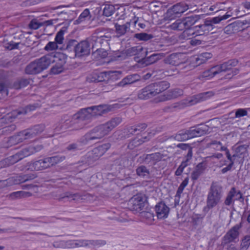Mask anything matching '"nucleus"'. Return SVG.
Returning <instances> with one entry per match:
<instances>
[{"mask_svg":"<svg viewBox=\"0 0 250 250\" xmlns=\"http://www.w3.org/2000/svg\"><path fill=\"white\" fill-rule=\"evenodd\" d=\"M231 16L230 15L225 14L223 16H218L212 18L200 20V22L195 25L192 30H193L192 35L197 36H207L209 33L213 34L217 32L218 29H221L219 27L222 21L225 20Z\"/></svg>","mask_w":250,"mask_h":250,"instance_id":"1","label":"nucleus"},{"mask_svg":"<svg viewBox=\"0 0 250 250\" xmlns=\"http://www.w3.org/2000/svg\"><path fill=\"white\" fill-rule=\"evenodd\" d=\"M122 122L120 117L112 119L105 124L98 125L85 135L86 142L92 140H97L103 138L107 135L114 127L117 126Z\"/></svg>","mask_w":250,"mask_h":250,"instance_id":"2","label":"nucleus"},{"mask_svg":"<svg viewBox=\"0 0 250 250\" xmlns=\"http://www.w3.org/2000/svg\"><path fill=\"white\" fill-rule=\"evenodd\" d=\"M222 188L217 182H212L207 196V205L204 208V211H208L220 202L222 196Z\"/></svg>","mask_w":250,"mask_h":250,"instance_id":"3","label":"nucleus"},{"mask_svg":"<svg viewBox=\"0 0 250 250\" xmlns=\"http://www.w3.org/2000/svg\"><path fill=\"white\" fill-rule=\"evenodd\" d=\"M44 56L39 59L30 62L25 68V73L28 75H35L47 69L51 60Z\"/></svg>","mask_w":250,"mask_h":250,"instance_id":"4","label":"nucleus"},{"mask_svg":"<svg viewBox=\"0 0 250 250\" xmlns=\"http://www.w3.org/2000/svg\"><path fill=\"white\" fill-rule=\"evenodd\" d=\"M72 130H78L83 128L86 124V121L91 119V115L83 108L71 117Z\"/></svg>","mask_w":250,"mask_h":250,"instance_id":"5","label":"nucleus"},{"mask_svg":"<svg viewBox=\"0 0 250 250\" xmlns=\"http://www.w3.org/2000/svg\"><path fill=\"white\" fill-rule=\"evenodd\" d=\"M242 227L241 223L236 224L231 228L223 237L221 241V246L223 247L230 243L235 242L238 238L240 234L239 230Z\"/></svg>","mask_w":250,"mask_h":250,"instance_id":"6","label":"nucleus"},{"mask_svg":"<svg viewBox=\"0 0 250 250\" xmlns=\"http://www.w3.org/2000/svg\"><path fill=\"white\" fill-rule=\"evenodd\" d=\"M44 128L43 125H37L26 130L21 131L18 135V141L22 142L24 140L31 139L42 132Z\"/></svg>","mask_w":250,"mask_h":250,"instance_id":"7","label":"nucleus"},{"mask_svg":"<svg viewBox=\"0 0 250 250\" xmlns=\"http://www.w3.org/2000/svg\"><path fill=\"white\" fill-rule=\"evenodd\" d=\"M128 205L131 210L140 212L146 209L148 203L145 196L137 195L129 200Z\"/></svg>","mask_w":250,"mask_h":250,"instance_id":"8","label":"nucleus"},{"mask_svg":"<svg viewBox=\"0 0 250 250\" xmlns=\"http://www.w3.org/2000/svg\"><path fill=\"white\" fill-rule=\"evenodd\" d=\"M148 51L145 48V51L142 53L141 58L139 59L137 62L145 65H148L157 62L164 56L163 53H154L149 56H148Z\"/></svg>","mask_w":250,"mask_h":250,"instance_id":"9","label":"nucleus"},{"mask_svg":"<svg viewBox=\"0 0 250 250\" xmlns=\"http://www.w3.org/2000/svg\"><path fill=\"white\" fill-rule=\"evenodd\" d=\"M244 200L242 192L239 190H236L235 187H232L227 194L224 204L226 206H230L234 200L243 202Z\"/></svg>","mask_w":250,"mask_h":250,"instance_id":"10","label":"nucleus"},{"mask_svg":"<svg viewBox=\"0 0 250 250\" xmlns=\"http://www.w3.org/2000/svg\"><path fill=\"white\" fill-rule=\"evenodd\" d=\"M91 115V118L93 116H102L111 110L110 106L106 104H101L83 108Z\"/></svg>","mask_w":250,"mask_h":250,"instance_id":"11","label":"nucleus"},{"mask_svg":"<svg viewBox=\"0 0 250 250\" xmlns=\"http://www.w3.org/2000/svg\"><path fill=\"white\" fill-rule=\"evenodd\" d=\"M90 52V43L86 41H82L78 42L75 52V56L78 58L88 56Z\"/></svg>","mask_w":250,"mask_h":250,"instance_id":"12","label":"nucleus"},{"mask_svg":"<svg viewBox=\"0 0 250 250\" xmlns=\"http://www.w3.org/2000/svg\"><path fill=\"white\" fill-rule=\"evenodd\" d=\"M38 151V149L35 146H29L25 147L12 156L14 161V163L17 162L23 158L30 156Z\"/></svg>","mask_w":250,"mask_h":250,"instance_id":"13","label":"nucleus"},{"mask_svg":"<svg viewBox=\"0 0 250 250\" xmlns=\"http://www.w3.org/2000/svg\"><path fill=\"white\" fill-rule=\"evenodd\" d=\"M163 155L159 152L149 154H144L139 157L140 160L146 164L155 165L163 158Z\"/></svg>","mask_w":250,"mask_h":250,"instance_id":"14","label":"nucleus"},{"mask_svg":"<svg viewBox=\"0 0 250 250\" xmlns=\"http://www.w3.org/2000/svg\"><path fill=\"white\" fill-rule=\"evenodd\" d=\"M184 20L187 26V34L192 35L193 32L192 29L195 25L200 22L201 16L195 15L185 17Z\"/></svg>","mask_w":250,"mask_h":250,"instance_id":"15","label":"nucleus"},{"mask_svg":"<svg viewBox=\"0 0 250 250\" xmlns=\"http://www.w3.org/2000/svg\"><path fill=\"white\" fill-rule=\"evenodd\" d=\"M45 56V57H49L48 58L52 61L49 62V65L51 63L55 62L62 67H63L64 65L65 64L67 58L66 55L61 53H52L46 54Z\"/></svg>","mask_w":250,"mask_h":250,"instance_id":"16","label":"nucleus"},{"mask_svg":"<svg viewBox=\"0 0 250 250\" xmlns=\"http://www.w3.org/2000/svg\"><path fill=\"white\" fill-rule=\"evenodd\" d=\"M156 213L158 219H162L167 217L169 208L164 202L158 203L155 207Z\"/></svg>","mask_w":250,"mask_h":250,"instance_id":"17","label":"nucleus"},{"mask_svg":"<svg viewBox=\"0 0 250 250\" xmlns=\"http://www.w3.org/2000/svg\"><path fill=\"white\" fill-rule=\"evenodd\" d=\"M150 85L155 96L167 89L170 86V84L167 81H159L151 83Z\"/></svg>","mask_w":250,"mask_h":250,"instance_id":"18","label":"nucleus"},{"mask_svg":"<svg viewBox=\"0 0 250 250\" xmlns=\"http://www.w3.org/2000/svg\"><path fill=\"white\" fill-rule=\"evenodd\" d=\"M213 95L214 93L211 91L201 93L192 96L188 103L190 105L194 104L198 102L204 101Z\"/></svg>","mask_w":250,"mask_h":250,"instance_id":"19","label":"nucleus"},{"mask_svg":"<svg viewBox=\"0 0 250 250\" xmlns=\"http://www.w3.org/2000/svg\"><path fill=\"white\" fill-rule=\"evenodd\" d=\"M71 117L63 116L55 128L56 132L64 131L68 128L72 129Z\"/></svg>","mask_w":250,"mask_h":250,"instance_id":"20","label":"nucleus"},{"mask_svg":"<svg viewBox=\"0 0 250 250\" xmlns=\"http://www.w3.org/2000/svg\"><path fill=\"white\" fill-rule=\"evenodd\" d=\"M183 94V91L180 89H174L169 90L167 92L159 98V102H164L172 99H175Z\"/></svg>","mask_w":250,"mask_h":250,"instance_id":"21","label":"nucleus"},{"mask_svg":"<svg viewBox=\"0 0 250 250\" xmlns=\"http://www.w3.org/2000/svg\"><path fill=\"white\" fill-rule=\"evenodd\" d=\"M145 51V48L142 46H134L129 48L125 51V54L127 56L131 57L132 56L138 55V56L135 57L134 58L137 62L140 58H141L142 53Z\"/></svg>","mask_w":250,"mask_h":250,"instance_id":"22","label":"nucleus"},{"mask_svg":"<svg viewBox=\"0 0 250 250\" xmlns=\"http://www.w3.org/2000/svg\"><path fill=\"white\" fill-rule=\"evenodd\" d=\"M140 80V76L137 74L129 75L125 77L121 82L118 83L116 85L118 86L125 87L126 85L133 83Z\"/></svg>","mask_w":250,"mask_h":250,"instance_id":"23","label":"nucleus"},{"mask_svg":"<svg viewBox=\"0 0 250 250\" xmlns=\"http://www.w3.org/2000/svg\"><path fill=\"white\" fill-rule=\"evenodd\" d=\"M43 159L47 168H48L62 162L65 159V157L64 156L55 155L51 157H45Z\"/></svg>","mask_w":250,"mask_h":250,"instance_id":"24","label":"nucleus"},{"mask_svg":"<svg viewBox=\"0 0 250 250\" xmlns=\"http://www.w3.org/2000/svg\"><path fill=\"white\" fill-rule=\"evenodd\" d=\"M154 96L150 84L140 90L138 93V97L141 100H147Z\"/></svg>","mask_w":250,"mask_h":250,"instance_id":"25","label":"nucleus"},{"mask_svg":"<svg viewBox=\"0 0 250 250\" xmlns=\"http://www.w3.org/2000/svg\"><path fill=\"white\" fill-rule=\"evenodd\" d=\"M238 63V61L236 59H232L220 65H217L218 71L220 73L223 71H227L230 70Z\"/></svg>","mask_w":250,"mask_h":250,"instance_id":"26","label":"nucleus"},{"mask_svg":"<svg viewBox=\"0 0 250 250\" xmlns=\"http://www.w3.org/2000/svg\"><path fill=\"white\" fill-rule=\"evenodd\" d=\"M98 81L99 82H103L107 81L110 77H116L121 74V71H111L109 72H103L99 73H96Z\"/></svg>","mask_w":250,"mask_h":250,"instance_id":"27","label":"nucleus"},{"mask_svg":"<svg viewBox=\"0 0 250 250\" xmlns=\"http://www.w3.org/2000/svg\"><path fill=\"white\" fill-rule=\"evenodd\" d=\"M181 56L180 53H173L166 58L164 61L166 64L177 66L182 63V61L180 59Z\"/></svg>","mask_w":250,"mask_h":250,"instance_id":"28","label":"nucleus"},{"mask_svg":"<svg viewBox=\"0 0 250 250\" xmlns=\"http://www.w3.org/2000/svg\"><path fill=\"white\" fill-rule=\"evenodd\" d=\"M110 146L111 145L110 143H105L93 148L91 151L99 159L100 157L105 153Z\"/></svg>","mask_w":250,"mask_h":250,"instance_id":"29","label":"nucleus"},{"mask_svg":"<svg viewBox=\"0 0 250 250\" xmlns=\"http://www.w3.org/2000/svg\"><path fill=\"white\" fill-rule=\"evenodd\" d=\"M78 45V42L75 39H66L62 49L68 52H73L74 54Z\"/></svg>","mask_w":250,"mask_h":250,"instance_id":"30","label":"nucleus"},{"mask_svg":"<svg viewBox=\"0 0 250 250\" xmlns=\"http://www.w3.org/2000/svg\"><path fill=\"white\" fill-rule=\"evenodd\" d=\"M99 30H95L94 33L92 34L91 37V40L95 42V45L97 47H99L98 45V43L101 44V46H102L103 44H105L107 42V38H108L105 35H100L99 37H97V34L99 33Z\"/></svg>","mask_w":250,"mask_h":250,"instance_id":"31","label":"nucleus"},{"mask_svg":"<svg viewBox=\"0 0 250 250\" xmlns=\"http://www.w3.org/2000/svg\"><path fill=\"white\" fill-rule=\"evenodd\" d=\"M30 79L19 78L13 83L12 87L15 89L19 90L27 86L30 83Z\"/></svg>","mask_w":250,"mask_h":250,"instance_id":"32","label":"nucleus"},{"mask_svg":"<svg viewBox=\"0 0 250 250\" xmlns=\"http://www.w3.org/2000/svg\"><path fill=\"white\" fill-rule=\"evenodd\" d=\"M130 26V22H126L123 25L119 24L117 23H115V28L116 33L119 35V36L124 35L128 31H129Z\"/></svg>","mask_w":250,"mask_h":250,"instance_id":"33","label":"nucleus"},{"mask_svg":"<svg viewBox=\"0 0 250 250\" xmlns=\"http://www.w3.org/2000/svg\"><path fill=\"white\" fill-rule=\"evenodd\" d=\"M29 169L32 170H42L47 168L44 159L36 161L29 165Z\"/></svg>","mask_w":250,"mask_h":250,"instance_id":"34","label":"nucleus"},{"mask_svg":"<svg viewBox=\"0 0 250 250\" xmlns=\"http://www.w3.org/2000/svg\"><path fill=\"white\" fill-rule=\"evenodd\" d=\"M171 28L173 30H177L179 31H186L187 32V26L184 19H178L175 22L170 25Z\"/></svg>","mask_w":250,"mask_h":250,"instance_id":"35","label":"nucleus"},{"mask_svg":"<svg viewBox=\"0 0 250 250\" xmlns=\"http://www.w3.org/2000/svg\"><path fill=\"white\" fill-rule=\"evenodd\" d=\"M175 12V13L177 14V16L180 17L181 14L187 11L188 8V6L183 2H180L174 5L172 7Z\"/></svg>","mask_w":250,"mask_h":250,"instance_id":"36","label":"nucleus"},{"mask_svg":"<svg viewBox=\"0 0 250 250\" xmlns=\"http://www.w3.org/2000/svg\"><path fill=\"white\" fill-rule=\"evenodd\" d=\"M249 146L247 145H243L238 146L236 148L235 153L233 154V157L242 158L244 155L248 152V148Z\"/></svg>","mask_w":250,"mask_h":250,"instance_id":"37","label":"nucleus"},{"mask_svg":"<svg viewBox=\"0 0 250 250\" xmlns=\"http://www.w3.org/2000/svg\"><path fill=\"white\" fill-rule=\"evenodd\" d=\"M219 73V71H218V69L217 68V65H215L211 67L210 69L204 71L202 73L201 76L202 77L205 78L208 80L211 78H212L213 76Z\"/></svg>","mask_w":250,"mask_h":250,"instance_id":"38","label":"nucleus"},{"mask_svg":"<svg viewBox=\"0 0 250 250\" xmlns=\"http://www.w3.org/2000/svg\"><path fill=\"white\" fill-rule=\"evenodd\" d=\"M97 160H98V157L91 151L87 152L83 157V162L89 166L93 164Z\"/></svg>","mask_w":250,"mask_h":250,"instance_id":"39","label":"nucleus"},{"mask_svg":"<svg viewBox=\"0 0 250 250\" xmlns=\"http://www.w3.org/2000/svg\"><path fill=\"white\" fill-rule=\"evenodd\" d=\"M134 38H136L139 41L146 42L151 40L154 38V36L151 34H147L145 32L136 33L133 36Z\"/></svg>","mask_w":250,"mask_h":250,"instance_id":"40","label":"nucleus"},{"mask_svg":"<svg viewBox=\"0 0 250 250\" xmlns=\"http://www.w3.org/2000/svg\"><path fill=\"white\" fill-rule=\"evenodd\" d=\"M31 196H32L31 192L24 191L14 192L10 194V197L12 199L28 197Z\"/></svg>","mask_w":250,"mask_h":250,"instance_id":"41","label":"nucleus"},{"mask_svg":"<svg viewBox=\"0 0 250 250\" xmlns=\"http://www.w3.org/2000/svg\"><path fill=\"white\" fill-rule=\"evenodd\" d=\"M188 137L187 129H183L176 134L173 138L178 141H184L189 139Z\"/></svg>","mask_w":250,"mask_h":250,"instance_id":"42","label":"nucleus"},{"mask_svg":"<svg viewBox=\"0 0 250 250\" xmlns=\"http://www.w3.org/2000/svg\"><path fill=\"white\" fill-rule=\"evenodd\" d=\"M88 17H89L88 18L89 19L91 17L89 10L88 9H85L81 14L78 19L74 21V23L75 24H79L82 22L85 21Z\"/></svg>","mask_w":250,"mask_h":250,"instance_id":"43","label":"nucleus"},{"mask_svg":"<svg viewBox=\"0 0 250 250\" xmlns=\"http://www.w3.org/2000/svg\"><path fill=\"white\" fill-rule=\"evenodd\" d=\"M233 114V111L230 112L229 114V116H230V118L233 120L235 118H240L241 117L247 115L248 112L246 109L239 108L236 110L234 116H232Z\"/></svg>","mask_w":250,"mask_h":250,"instance_id":"44","label":"nucleus"},{"mask_svg":"<svg viewBox=\"0 0 250 250\" xmlns=\"http://www.w3.org/2000/svg\"><path fill=\"white\" fill-rule=\"evenodd\" d=\"M137 174L143 178H145V177H148L150 174V172L148 169H147L146 167L145 166H141L138 167L136 170Z\"/></svg>","mask_w":250,"mask_h":250,"instance_id":"45","label":"nucleus"},{"mask_svg":"<svg viewBox=\"0 0 250 250\" xmlns=\"http://www.w3.org/2000/svg\"><path fill=\"white\" fill-rule=\"evenodd\" d=\"M67 27H62L61 30L57 33L55 39V42H56L57 44H62L63 42V40L64 39L63 38V35L65 32H66L67 30Z\"/></svg>","mask_w":250,"mask_h":250,"instance_id":"46","label":"nucleus"},{"mask_svg":"<svg viewBox=\"0 0 250 250\" xmlns=\"http://www.w3.org/2000/svg\"><path fill=\"white\" fill-rule=\"evenodd\" d=\"M115 11L114 5L111 4H105L103 9V14L106 17H109L113 14Z\"/></svg>","mask_w":250,"mask_h":250,"instance_id":"47","label":"nucleus"},{"mask_svg":"<svg viewBox=\"0 0 250 250\" xmlns=\"http://www.w3.org/2000/svg\"><path fill=\"white\" fill-rule=\"evenodd\" d=\"M250 246V237L245 235L241 240L239 250H247Z\"/></svg>","mask_w":250,"mask_h":250,"instance_id":"48","label":"nucleus"},{"mask_svg":"<svg viewBox=\"0 0 250 250\" xmlns=\"http://www.w3.org/2000/svg\"><path fill=\"white\" fill-rule=\"evenodd\" d=\"M195 128L197 132V137L207 134L209 130V126L203 124L198 125Z\"/></svg>","mask_w":250,"mask_h":250,"instance_id":"49","label":"nucleus"},{"mask_svg":"<svg viewBox=\"0 0 250 250\" xmlns=\"http://www.w3.org/2000/svg\"><path fill=\"white\" fill-rule=\"evenodd\" d=\"M231 23L235 29V28L236 29L238 28L237 31H241L244 29L243 28V25H246L247 24H250V19L249 20H244L243 21H236Z\"/></svg>","mask_w":250,"mask_h":250,"instance_id":"50","label":"nucleus"},{"mask_svg":"<svg viewBox=\"0 0 250 250\" xmlns=\"http://www.w3.org/2000/svg\"><path fill=\"white\" fill-rule=\"evenodd\" d=\"M188 182V178H186L184 181L180 184V186L178 187V189L176 192L175 197H178V198H180L181 197V194L183 192L184 189L187 186Z\"/></svg>","mask_w":250,"mask_h":250,"instance_id":"51","label":"nucleus"},{"mask_svg":"<svg viewBox=\"0 0 250 250\" xmlns=\"http://www.w3.org/2000/svg\"><path fill=\"white\" fill-rule=\"evenodd\" d=\"M36 176L33 174H24L22 175H19L17 177L19 183H22L25 182L28 180H33L35 179Z\"/></svg>","mask_w":250,"mask_h":250,"instance_id":"52","label":"nucleus"},{"mask_svg":"<svg viewBox=\"0 0 250 250\" xmlns=\"http://www.w3.org/2000/svg\"><path fill=\"white\" fill-rule=\"evenodd\" d=\"M67 198L69 199L70 201L75 200L80 198V195L78 193L72 194L70 192H67L61 195L60 200Z\"/></svg>","mask_w":250,"mask_h":250,"instance_id":"53","label":"nucleus"},{"mask_svg":"<svg viewBox=\"0 0 250 250\" xmlns=\"http://www.w3.org/2000/svg\"><path fill=\"white\" fill-rule=\"evenodd\" d=\"M176 17H179L177 16V14L175 13L174 10L172 7L168 9L167 12L165 14L164 19L166 20H171L175 19Z\"/></svg>","mask_w":250,"mask_h":250,"instance_id":"54","label":"nucleus"},{"mask_svg":"<svg viewBox=\"0 0 250 250\" xmlns=\"http://www.w3.org/2000/svg\"><path fill=\"white\" fill-rule=\"evenodd\" d=\"M64 68L60 66L58 64L55 63L50 70V74L57 75L62 72Z\"/></svg>","mask_w":250,"mask_h":250,"instance_id":"55","label":"nucleus"},{"mask_svg":"<svg viewBox=\"0 0 250 250\" xmlns=\"http://www.w3.org/2000/svg\"><path fill=\"white\" fill-rule=\"evenodd\" d=\"M36 106L35 105L30 104L26 106L25 108L19 109L16 112L18 115L26 114L28 111L34 110L36 109Z\"/></svg>","mask_w":250,"mask_h":250,"instance_id":"56","label":"nucleus"},{"mask_svg":"<svg viewBox=\"0 0 250 250\" xmlns=\"http://www.w3.org/2000/svg\"><path fill=\"white\" fill-rule=\"evenodd\" d=\"M42 26H43V24L42 22H38L37 20L35 19L31 20L29 24V27L34 30L38 29Z\"/></svg>","mask_w":250,"mask_h":250,"instance_id":"57","label":"nucleus"},{"mask_svg":"<svg viewBox=\"0 0 250 250\" xmlns=\"http://www.w3.org/2000/svg\"><path fill=\"white\" fill-rule=\"evenodd\" d=\"M136 129L137 128L135 125L129 126L124 129V132L128 135L137 134Z\"/></svg>","mask_w":250,"mask_h":250,"instance_id":"58","label":"nucleus"},{"mask_svg":"<svg viewBox=\"0 0 250 250\" xmlns=\"http://www.w3.org/2000/svg\"><path fill=\"white\" fill-rule=\"evenodd\" d=\"M238 28L235 29L233 27L232 23H230L226 26L224 28V32L227 34H231L234 33L235 32H237Z\"/></svg>","mask_w":250,"mask_h":250,"instance_id":"59","label":"nucleus"},{"mask_svg":"<svg viewBox=\"0 0 250 250\" xmlns=\"http://www.w3.org/2000/svg\"><path fill=\"white\" fill-rule=\"evenodd\" d=\"M0 94H1L2 95H4L6 96L8 94L7 87L5 83L2 80H0Z\"/></svg>","mask_w":250,"mask_h":250,"instance_id":"60","label":"nucleus"},{"mask_svg":"<svg viewBox=\"0 0 250 250\" xmlns=\"http://www.w3.org/2000/svg\"><path fill=\"white\" fill-rule=\"evenodd\" d=\"M58 47L57 43L56 42H49L45 46L44 49L47 51L53 50L57 49Z\"/></svg>","mask_w":250,"mask_h":250,"instance_id":"61","label":"nucleus"},{"mask_svg":"<svg viewBox=\"0 0 250 250\" xmlns=\"http://www.w3.org/2000/svg\"><path fill=\"white\" fill-rule=\"evenodd\" d=\"M179 106V103H174L170 105L167 106L163 108V111L166 112H172L174 109L178 108Z\"/></svg>","mask_w":250,"mask_h":250,"instance_id":"62","label":"nucleus"},{"mask_svg":"<svg viewBox=\"0 0 250 250\" xmlns=\"http://www.w3.org/2000/svg\"><path fill=\"white\" fill-rule=\"evenodd\" d=\"M206 168L207 163L204 161L199 163L195 167V169L202 174L204 172V171Z\"/></svg>","mask_w":250,"mask_h":250,"instance_id":"63","label":"nucleus"},{"mask_svg":"<svg viewBox=\"0 0 250 250\" xmlns=\"http://www.w3.org/2000/svg\"><path fill=\"white\" fill-rule=\"evenodd\" d=\"M100 58H105L107 56L108 53L104 49L97 48L95 52Z\"/></svg>","mask_w":250,"mask_h":250,"instance_id":"64","label":"nucleus"}]
</instances>
